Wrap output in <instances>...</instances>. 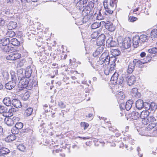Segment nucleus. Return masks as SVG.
<instances>
[{
    "mask_svg": "<svg viewBox=\"0 0 157 157\" xmlns=\"http://www.w3.org/2000/svg\"><path fill=\"white\" fill-rule=\"evenodd\" d=\"M157 120V118L153 116H150L144 120H142V123L144 124L147 125L148 124L155 123L154 122Z\"/></svg>",
    "mask_w": 157,
    "mask_h": 157,
    "instance_id": "nucleus-5",
    "label": "nucleus"
},
{
    "mask_svg": "<svg viewBox=\"0 0 157 157\" xmlns=\"http://www.w3.org/2000/svg\"><path fill=\"white\" fill-rule=\"evenodd\" d=\"M148 51L149 53H157V47L152 48L149 49Z\"/></svg>",
    "mask_w": 157,
    "mask_h": 157,
    "instance_id": "nucleus-53",
    "label": "nucleus"
},
{
    "mask_svg": "<svg viewBox=\"0 0 157 157\" xmlns=\"http://www.w3.org/2000/svg\"><path fill=\"white\" fill-rule=\"evenodd\" d=\"M131 93L132 96L136 98H139L140 96V93L138 92V89L136 88H134L132 89Z\"/></svg>",
    "mask_w": 157,
    "mask_h": 157,
    "instance_id": "nucleus-22",
    "label": "nucleus"
},
{
    "mask_svg": "<svg viewBox=\"0 0 157 157\" xmlns=\"http://www.w3.org/2000/svg\"><path fill=\"white\" fill-rule=\"evenodd\" d=\"M59 106L61 108H65L66 105L62 101H60L58 103Z\"/></svg>",
    "mask_w": 157,
    "mask_h": 157,
    "instance_id": "nucleus-62",
    "label": "nucleus"
},
{
    "mask_svg": "<svg viewBox=\"0 0 157 157\" xmlns=\"http://www.w3.org/2000/svg\"><path fill=\"white\" fill-rule=\"evenodd\" d=\"M11 79L12 81H14L16 82L17 79L16 75L17 74L15 72L13 71H11L10 72Z\"/></svg>",
    "mask_w": 157,
    "mask_h": 157,
    "instance_id": "nucleus-41",
    "label": "nucleus"
},
{
    "mask_svg": "<svg viewBox=\"0 0 157 157\" xmlns=\"http://www.w3.org/2000/svg\"><path fill=\"white\" fill-rule=\"evenodd\" d=\"M33 111V109L32 108H29L26 110L25 111V114L27 116H30Z\"/></svg>",
    "mask_w": 157,
    "mask_h": 157,
    "instance_id": "nucleus-47",
    "label": "nucleus"
},
{
    "mask_svg": "<svg viewBox=\"0 0 157 157\" xmlns=\"http://www.w3.org/2000/svg\"><path fill=\"white\" fill-rule=\"evenodd\" d=\"M12 102L13 105L16 108H20L21 106V103L18 100L13 99Z\"/></svg>",
    "mask_w": 157,
    "mask_h": 157,
    "instance_id": "nucleus-17",
    "label": "nucleus"
},
{
    "mask_svg": "<svg viewBox=\"0 0 157 157\" xmlns=\"http://www.w3.org/2000/svg\"><path fill=\"white\" fill-rule=\"evenodd\" d=\"M16 86V82L14 81H10L5 85V87L9 90H10L14 88Z\"/></svg>",
    "mask_w": 157,
    "mask_h": 157,
    "instance_id": "nucleus-12",
    "label": "nucleus"
},
{
    "mask_svg": "<svg viewBox=\"0 0 157 157\" xmlns=\"http://www.w3.org/2000/svg\"><path fill=\"white\" fill-rule=\"evenodd\" d=\"M157 109V105L154 102H151L150 104V112H155Z\"/></svg>",
    "mask_w": 157,
    "mask_h": 157,
    "instance_id": "nucleus-36",
    "label": "nucleus"
},
{
    "mask_svg": "<svg viewBox=\"0 0 157 157\" xmlns=\"http://www.w3.org/2000/svg\"><path fill=\"white\" fill-rule=\"evenodd\" d=\"M11 132L13 134H17L19 132V130H18L15 126L13 127L11 130Z\"/></svg>",
    "mask_w": 157,
    "mask_h": 157,
    "instance_id": "nucleus-51",
    "label": "nucleus"
},
{
    "mask_svg": "<svg viewBox=\"0 0 157 157\" xmlns=\"http://www.w3.org/2000/svg\"><path fill=\"white\" fill-rule=\"evenodd\" d=\"M150 103L145 102L144 103V107L146 110L150 111Z\"/></svg>",
    "mask_w": 157,
    "mask_h": 157,
    "instance_id": "nucleus-55",
    "label": "nucleus"
},
{
    "mask_svg": "<svg viewBox=\"0 0 157 157\" xmlns=\"http://www.w3.org/2000/svg\"><path fill=\"white\" fill-rule=\"evenodd\" d=\"M151 56H147L146 57V59H143L144 60V64L148 62L151 59Z\"/></svg>",
    "mask_w": 157,
    "mask_h": 157,
    "instance_id": "nucleus-64",
    "label": "nucleus"
},
{
    "mask_svg": "<svg viewBox=\"0 0 157 157\" xmlns=\"http://www.w3.org/2000/svg\"><path fill=\"white\" fill-rule=\"evenodd\" d=\"M133 43L134 47L136 48L140 41L139 36H136L133 37Z\"/></svg>",
    "mask_w": 157,
    "mask_h": 157,
    "instance_id": "nucleus-20",
    "label": "nucleus"
},
{
    "mask_svg": "<svg viewBox=\"0 0 157 157\" xmlns=\"http://www.w3.org/2000/svg\"><path fill=\"white\" fill-rule=\"evenodd\" d=\"M86 3V2H85L84 0H79L77 3L76 6L77 7H78L79 9H80L82 7H84V4Z\"/></svg>",
    "mask_w": 157,
    "mask_h": 157,
    "instance_id": "nucleus-26",
    "label": "nucleus"
},
{
    "mask_svg": "<svg viewBox=\"0 0 157 157\" xmlns=\"http://www.w3.org/2000/svg\"><path fill=\"white\" fill-rule=\"evenodd\" d=\"M4 120L5 123L9 126H11L13 125L14 123L13 120L12 118H9V117H6L5 115V118L3 119Z\"/></svg>",
    "mask_w": 157,
    "mask_h": 157,
    "instance_id": "nucleus-15",
    "label": "nucleus"
},
{
    "mask_svg": "<svg viewBox=\"0 0 157 157\" xmlns=\"http://www.w3.org/2000/svg\"><path fill=\"white\" fill-rule=\"evenodd\" d=\"M132 63L134 64V66L138 67H140V65L144 64L143 60H140L137 59H134Z\"/></svg>",
    "mask_w": 157,
    "mask_h": 157,
    "instance_id": "nucleus-23",
    "label": "nucleus"
},
{
    "mask_svg": "<svg viewBox=\"0 0 157 157\" xmlns=\"http://www.w3.org/2000/svg\"><path fill=\"white\" fill-rule=\"evenodd\" d=\"M21 55L20 53L14 52L13 53L10 54L7 56L6 59L7 60H14L21 58Z\"/></svg>",
    "mask_w": 157,
    "mask_h": 157,
    "instance_id": "nucleus-6",
    "label": "nucleus"
},
{
    "mask_svg": "<svg viewBox=\"0 0 157 157\" xmlns=\"http://www.w3.org/2000/svg\"><path fill=\"white\" fill-rule=\"evenodd\" d=\"M105 39V36L104 34L101 35L97 39V42L98 45H102L104 43Z\"/></svg>",
    "mask_w": 157,
    "mask_h": 157,
    "instance_id": "nucleus-14",
    "label": "nucleus"
},
{
    "mask_svg": "<svg viewBox=\"0 0 157 157\" xmlns=\"http://www.w3.org/2000/svg\"><path fill=\"white\" fill-rule=\"evenodd\" d=\"M91 65L94 68L98 70L102 66H104L105 65L104 64L103 61L100 57L99 60L96 63H93L91 64Z\"/></svg>",
    "mask_w": 157,
    "mask_h": 157,
    "instance_id": "nucleus-8",
    "label": "nucleus"
},
{
    "mask_svg": "<svg viewBox=\"0 0 157 157\" xmlns=\"http://www.w3.org/2000/svg\"><path fill=\"white\" fill-rule=\"evenodd\" d=\"M10 43V40L8 38H4L0 40V47L8 45Z\"/></svg>",
    "mask_w": 157,
    "mask_h": 157,
    "instance_id": "nucleus-13",
    "label": "nucleus"
},
{
    "mask_svg": "<svg viewBox=\"0 0 157 157\" xmlns=\"http://www.w3.org/2000/svg\"><path fill=\"white\" fill-rule=\"evenodd\" d=\"M1 49L4 52L6 53H11L14 51V48L11 46L8 45L2 46L1 47Z\"/></svg>",
    "mask_w": 157,
    "mask_h": 157,
    "instance_id": "nucleus-11",
    "label": "nucleus"
},
{
    "mask_svg": "<svg viewBox=\"0 0 157 157\" xmlns=\"http://www.w3.org/2000/svg\"><path fill=\"white\" fill-rule=\"evenodd\" d=\"M132 139V137L131 135H128L126 136H124L123 138V140L124 141H129Z\"/></svg>",
    "mask_w": 157,
    "mask_h": 157,
    "instance_id": "nucleus-60",
    "label": "nucleus"
},
{
    "mask_svg": "<svg viewBox=\"0 0 157 157\" xmlns=\"http://www.w3.org/2000/svg\"><path fill=\"white\" fill-rule=\"evenodd\" d=\"M3 102L4 104L7 106H9L11 105V99L8 97L5 98L3 100Z\"/></svg>",
    "mask_w": 157,
    "mask_h": 157,
    "instance_id": "nucleus-31",
    "label": "nucleus"
},
{
    "mask_svg": "<svg viewBox=\"0 0 157 157\" xmlns=\"http://www.w3.org/2000/svg\"><path fill=\"white\" fill-rule=\"evenodd\" d=\"M124 84V81L123 77L122 76L119 78L118 80V85H119L121 88L123 87Z\"/></svg>",
    "mask_w": 157,
    "mask_h": 157,
    "instance_id": "nucleus-45",
    "label": "nucleus"
},
{
    "mask_svg": "<svg viewBox=\"0 0 157 157\" xmlns=\"http://www.w3.org/2000/svg\"><path fill=\"white\" fill-rule=\"evenodd\" d=\"M118 79V73L115 72L111 78V83L114 85L112 89L113 93L115 94V96L117 98L118 91L117 90V82Z\"/></svg>",
    "mask_w": 157,
    "mask_h": 157,
    "instance_id": "nucleus-3",
    "label": "nucleus"
},
{
    "mask_svg": "<svg viewBox=\"0 0 157 157\" xmlns=\"http://www.w3.org/2000/svg\"><path fill=\"white\" fill-rule=\"evenodd\" d=\"M113 56L117 57L118 56V50L117 49H113L111 50Z\"/></svg>",
    "mask_w": 157,
    "mask_h": 157,
    "instance_id": "nucleus-49",
    "label": "nucleus"
},
{
    "mask_svg": "<svg viewBox=\"0 0 157 157\" xmlns=\"http://www.w3.org/2000/svg\"><path fill=\"white\" fill-rule=\"evenodd\" d=\"M29 79L28 78L22 77L21 79L18 84V87L19 90H21L23 88H26L28 90L31 89L33 84L29 83Z\"/></svg>",
    "mask_w": 157,
    "mask_h": 157,
    "instance_id": "nucleus-2",
    "label": "nucleus"
},
{
    "mask_svg": "<svg viewBox=\"0 0 157 157\" xmlns=\"http://www.w3.org/2000/svg\"><path fill=\"white\" fill-rule=\"evenodd\" d=\"M10 152V150L7 148L3 147L0 150V154L4 155L7 154Z\"/></svg>",
    "mask_w": 157,
    "mask_h": 157,
    "instance_id": "nucleus-34",
    "label": "nucleus"
},
{
    "mask_svg": "<svg viewBox=\"0 0 157 157\" xmlns=\"http://www.w3.org/2000/svg\"><path fill=\"white\" fill-rule=\"evenodd\" d=\"M23 125L22 123L21 122H18L16 123L15 127L18 130L21 129L23 127Z\"/></svg>",
    "mask_w": 157,
    "mask_h": 157,
    "instance_id": "nucleus-52",
    "label": "nucleus"
},
{
    "mask_svg": "<svg viewBox=\"0 0 157 157\" xmlns=\"http://www.w3.org/2000/svg\"><path fill=\"white\" fill-rule=\"evenodd\" d=\"M150 132L151 134V135L152 136H155L157 135V129L156 128H155L154 129L151 130L150 131Z\"/></svg>",
    "mask_w": 157,
    "mask_h": 157,
    "instance_id": "nucleus-56",
    "label": "nucleus"
},
{
    "mask_svg": "<svg viewBox=\"0 0 157 157\" xmlns=\"http://www.w3.org/2000/svg\"><path fill=\"white\" fill-rule=\"evenodd\" d=\"M22 3V9L25 11H29L31 8V3L27 0H21Z\"/></svg>",
    "mask_w": 157,
    "mask_h": 157,
    "instance_id": "nucleus-9",
    "label": "nucleus"
},
{
    "mask_svg": "<svg viewBox=\"0 0 157 157\" xmlns=\"http://www.w3.org/2000/svg\"><path fill=\"white\" fill-rule=\"evenodd\" d=\"M110 69V67H107V68L104 70V73L106 75H108L110 73H111L112 71L113 70H111Z\"/></svg>",
    "mask_w": 157,
    "mask_h": 157,
    "instance_id": "nucleus-54",
    "label": "nucleus"
},
{
    "mask_svg": "<svg viewBox=\"0 0 157 157\" xmlns=\"http://www.w3.org/2000/svg\"><path fill=\"white\" fill-rule=\"evenodd\" d=\"M94 6V3L92 2H89L86 8L88 9L87 10V12H86L87 14L90 13V11Z\"/></svg>",
    "mask_w": 157,
    "mask_h": 157,
    "instance_id": "nucleus-29",
    "label": "nucleus"
},
{
    "mask_svg": "<svg viewBox=\"0 0 157 157\" xmlns=\"http://www.w3.org/2000/svg\"><path fill=\"white\" fill-rule=\"evenodd\" d=\"M32 73V69L30 67H28L26 68L25 71V78H29L30 77Z\"/></svg>",
    "mask_w": 157,
    "mask_h": 157,
    "instance_id": "nucleus-24",
    "label": "nucleus"
},
{
    "mask_svg": "<svg viewBox=\"0 0 157 157\" xmlns=\"http://www.w3.org/2000/svg\"><path fill=\"white\" fill-rule=\"evenodd\" d=\"M133 103L132 100H129L125 103V109L127 111L129 110L132 107Z\"/></svg>",
    "mask_w": 157,
    "mask_h": 157,
    "instance_id": "nucleus-28",
    "label": "nucleus"
},
{
    "mask_svg": "<svg viewBox=\"0 0 157 157\" xmlns=\"http://www.w3.org/2000/svg\"><path fill=\"white\" fill-rule=\"evenodd\" d=\"M131 39L129 37L123 39L122 37H118V47L121 48V51L130 48L132 44Z\"/></svg>",
    "mask_w": 157,
    "mask_h": 157,
    "instance_id": "nucleus-1",
    "label": "nucleus"
},
{
    "mask_svg": "<svg viewBox=\"0 0 157 157\" xmlns=\"http://www.w3.org/2000/svg\"><path fill=\"white\" fill-rule=\"evenodd\" d=\"M10 43L14 46H18L20 45V42L16 38H13L10 40Z\"/></svg>",
    "mask_w": 157,
    "mask_h": 157,
    "instance_id": "nucleus-33",
    "label": "nucleus"
},
{
    "mask_svg": "<svg viewBox=\"0 0 157 157\" xmlns=\"http://www.w3.org/2000/svg\"><path fill=\"white\" fill-rule=\"evenodd\" d=\"M136 105L138 109H142L144 107V102L143 100L141 99L137 100L136 102Z\"/></svg>",
    "mask_w": 157,
    "mask_h": 157,
    "instance_id": "nucleus-16",
    "label": "nucleus"
},
{
    "mask_svg": "<svg viewBox=\"0 0 157 157\" xmlns=\"http://www.w3.org/2000/svg\"><path fill=\"white\" fill-rule=\"evenodd\" d=\"M117 0H110V6L112 7H117Z\"/></svg>",
    "mask_w": 157,
    "mask_h": 157,
    "instance_id": "nucleus-39",
    "label": "nucleus"
},
{
    "mask_svg": "<svg viewBox=\"0 0 157 157\" xmlns=\"http://www.w3.org/2000/svg\"><path fill=\"white\" fill-rule=\"evenodd\" d=\"M100 57L102 60L104 64L105 65H109L110 63V57L107 55V53H103L101 55Z\"/></svg>",
    "mask_w": 157,
    "mask_h": 157,
    "instance_id": "nucleus-7",
    "label": "nucleus"
},
{
    "mask_svg": "<svg viewBox=\"0 0 157 157\" xmlns=\"http://www.w3.org/2000/svg\"><path fill=\"white\" fill-rule=\"evenodd\" d=\"M136 78L134 75L131 76L127 79L128 84L129 86L134 84L136 82Z\"/></svg>",
    "mask_w": 157,
    "mask_h": 157,
    "instance_id": "nucleus-19",
    "label": "nucleus"
},
{
    "mask_svg": "<svg viewBox=\"0 0 157 157\" xmlns=\"http://www.w3.org/2000/svg\"><path fill=\"white\" fill-rule=\"evenodd\" d=\"M16 139L15 135L13 134H10L5 139V141L7 142H10L11 141L15 140Z\"/></svg>",
    "mask_w": 157,
    "mask_h": 157,
    "instance_id": "nucleus-30",
    "label": "nucleus"
},
{
    "mask_svg": "<svg viewBox=\"0 0 157 157\" xmlns=\"http://www.w3.org/2000/svg\"><path fill=\"white\" fill-rule=\"evenodd\" d=\"M105 28L109 31L112 32L114 31L115 29V27L113 26L112 24H110V22L108 21L105 25Z\"/></svg>",
    "mask_w": 157,
    "mask_h": 157,
    "instance_id": "nucleus-21",
    "label": "nucleus"
},
{
    "mask_svg": "<svg viewBox=\"0 0 157 157\" xmlns=\"http://www.w3.org/2000/svg\"><path fill=\"white\" fill-rule=\"evenodd\" d=\"M80 125L82 128L84 130L86 129L89 126L88 124L85 122H81Z\"/></svg>",
    "mask_w": 157,
    "mask_h": 157,
    "instance_id": "nucleus-50",
    "label": "nucleus"
},
{
    "mask_svg": "<svg viewBox=\"0 0 157 157\" xmlns=\"http://www.w3.org/2000/svg\"><path fill=\"white\" fill-rule=\"evenodd\" d=\"M135 66H134V64L131 63L128 66V73L129 74H131L133 71L135 69Z\"/></svg>",
    "mask_w": 157,
    "mask_h": 157,
    "instance_id": "nucleus-32",
    "label": "nucleus"
},
{
    "mask_svg": "<svg viewBox=\"0 0 157 157\" xmlns=\"http://www.w3.org/2000/svg\"><path fill=\"white\" fill-rule=\"evenodd\" d=\"M17 148L20 151H24L26 150V147L23 144H21L18 145Z\"/></svg>",
    "mask_w": 157,
    "mask_h": 157,
    "instance_id": "nucleus-48",
    "label": "nucleus"
},
{
    "mask_svg": "<svg viewBox=\"0 0 157 157\" xmlns=\"http://www.w3.org/2000/svg\"><path fill=\"white\" fill-rule=\"evenodd\" d=\"M150 111L147 110H143L141 112L140 114V117L143 120L147 118L148 117Z\"/></svg>",
    "mask_w": 157,
    "mask_h": 157,
    "instance_id": "nucleus-18",
    "label": "nucleus"
},
{
    "mask_svg": "<svg viewBox=\"0 0 157 157\" xmlns=\"http://www.w3.org/2000/svg\"><path fill=\"white\" fill-rule=\"evenodd\" d=\"M17 26V25L16 22L11 21L8 24V27L9 29H12L15 28Z\"/></svg>",
    "mask_w": 157,
    "mask_h": 157,
    "instance_id": "nucleus-35",
    "label": "nucleus"
},
{
    "mask_svg": "<svg viewBox=\"0 0 157 157\" xmlns=\"http://www.w3.org/2000/svg\"><path fill=\"white\" fill-rule=\"evenodd\" d=\"M7 111V109L4 106L0 105V113L4 114L6 113Z\"/></svg>",
    "mask_w": 157,
    "mask_h": 157,
    "instance_id": "nucleus-42",
    "label": "nucleus"
},
{
    "mask_svg": "<svg viewBox=\"0 0 157 157\" xmlns=\"http://www.w3.org/2000/svg\"><path fill=\"white\" fill-rule=\"evenodd\" d=\"M103 51V48L101 47H99L97 48L95 52L93 53V56L94 57H97L100 55Z\"/></svg>",
    "mask_w": 157,
    "mask_h": 157,
    "instance_id": "nucleus-27",
    "label": "nucleus"
},
{
    "mask_svg": "<svg viewBox=\"0 0 157 157\" xmlns=\"http://www.w3.org/2000/svg\"><path fill=\"white\" fill-rule=\"evenodd\" d=\"M151 37L152 39L157 38V29H154L152 30L151 33Z\"/></svg>",
    "mask_w": 157,
    "mask_h": 157,
    "instance_id": "nucleus-37",
    "label": "nucleus"
},
{
    "mask_svg": "<svg viewBox=\"0 0 157 157\" xmlns=\"http://www.w3.org/2000/svg\"><path fill=\"white\" fill-rule=\"evenodd\" d=\"M119 108L120 109L119 116L121 117V119L124 120H128V119L126 117L125 114V103L123 101L119 105Z\"/></svg>",
    "mask_w": 157,
    "mask_h": 157,
    "instance_id": "nucleus-4",
    "label": "nucleus"
},
{
    "mask_svg": "<svg viewBox=\"0 0 157 157\" xmlns=\"http://www.w3.org/2000/svg\"><path fill=\"white\" fill-rule=\"evenodd\" d=\"M140 40L142 42H145V41L147 40L148 36L146 35H141L140 36H139Z\"/></svg>",
    "mask_w": 157,
    "mask_h": 157,
    "instance_id": "nucleus-44",
    "label": "nucleus"
},
{
    "mask_svg": "<svg viewBox=\"0 0 157 157\" xmlns=\"http://www.w3.org/2000/svg\"><path fill=\"white\" fill-rule=\"evenodd\" d=\"M6 35L7 36L10 37H13L15 36V33L13 31L10 30L7 32Z\"/></svg>",
    "mask_w": 157,
    "mask_h": 157,
    "instance_id": "nucleus-43",
    "label": "nucleus"
},
{
    "mask_svg": "<svg viewBox=\"0 0 157 157\" xmlns=\"http://www.w3.org/2000/svg\"><path fill=\"white\" fill-rule=\"evenodd\" d=\"M117 57L112 56L110 57L109 63L111 65L109 66V67H110V69L111 70H113L115 69L116 65L115 62L117 61Z\"/></svg>",
    "mask_w": 157,
    "mask_h": 157,
    "instance_id": "nucleus-10",
    "label": "nucleus"
},
{
    "mask_svg": "<svg viewBox=\"0 0 157 157\" xmlns=\"http://www.w3.org/2000/svg\"><path fill=\"white\" fill-rule=\"evenodd\" d=\"M89 16H84L83 19L82 20V21L83 23H86L89 21Z\"/></svg>",
    "mask_w": 157,
    "mask_h": 157,
    "instance_id": "nucleus-61",
    "label": "nucleus"
},
{
    "mask_svg": "<svg viewBox=\"0 0 157 157\" xmlns=\"http://www.w3.org/2000/svg\"><path fill=\"white\" fill-rule=\"evenodd\" d=\"M100 23H99L98 22H95L92 25L91 27L92 29H95L100 26Z\"/></svg>",
    "mask_w": 157,
    "mask_h": 157,
    "instance_id": "nucleus-46",
    "label": "nucleus"
},
{
    "mask_svg": "<svg viewBox=\"0 0 157 157\" xmlns=\"http://www.w3.org/2000/svg\"><path fill=\"white\" fill-rule=\"evenodd\" d=\"M15 111V109L13 108H11L10 109H7V111L6 112L8 113H10V116H12L13 115V113H14Z\"/></svg>",
    "mask_w": 157,
    "mask_h": 157,
    "instance_id": "nucleus-58",
    "label": "nucleus"
},
{
    "mask_svg": "<svg viewBox=\"0 0 157 157\" xmlns=\"http://www.w3.org/2000/svg\"><path fill=\"white\" fill-rule=\"evenodd\" d=\"M107 41L108 43L110 42V45L112 47H114L117 44V43L116 42H115V41L110 40V38Z\"/></svg>",
    "mask_w": 157,
    "mask_h": 157,
    "instance_id": "nucleus-59",
    "label": "nucleus"
},
{
    "mask_svg": "<svg viewBox=\"0 0 157 157\" xmlns=\"http://www.w3.org/2000/svg\"><path fill=\"white\" fill-rule=\"evenodd\" d=\"M119 91L120 92L118 93V100H120L121 101H123L125 98L124 93L122 91Z\"/></svg>",
    "mask_w": 157,
    "mask_h": 157,
    "instance_id": "nucleus-38",
    "label": "nucleus"
},
{
    "mask_svg": "<svg viewBox=\"0 0 157 157\" xmlns=\"http://www.w3.org/2000/svg\"><path fill=\"white\" fill-rule=\"evenodd\" d=\"M130 117L132 119L136 120L140 117V114L138 112L133 111L131 113Z\"/></svg>",
    "mask_w": 157,
    "mask_h": 157,
    "instance_id": "nucleus-25",
    "label": "nucleus"
},
{
    "mask_svg": "<svg viewBox=\"0 0 157 157\" xmlns=\"http://www.w3.org/2000/svg\"><path fill=\"white\" fill-rule=\"evenodd\" d=\"M93 16L94 17H95L97 20H102L103 18V17L102 16L100 11H98V14L97 13L96 14H95Z\"/></svg>",
    "mask_w": 157,
    "mask_h": 157,
    "instance_id": "nucleus-40",
    "label": "nucleus"
},
{
    "mask_svg": "<svg viewBox=\"0 0 157 157\" xmlns=\"http://www.w3.org/2000/svg\"><path fill=\"white\" fill-rule=\"evenodd\" d=\"M103 5L105 10L108 8V5L107 0H104L103 2Z\"/></svg>",
    "mask_w": 157,
    "mask_h": 157,
    "instance_id": "nucleus-63",
    "label": "nucleus"
},
{
    "mask_svg": "<svg viewBox=\"0 0 157 157\" xmlns=\"http://www.w3.org/2000/svg\"><path fill=\"white\" fill-rule=\"evenodd\" d=\"M156 124L155 123L149 124L147 127V129L150 131L151 130H152V129H154L155 128H154Z\"/></svg>",
    "mask_w": 157,
    "mask_h": 157,
    "instance_id": "nucleus-57",
    "label": "nucleus"
}]
</instances>
